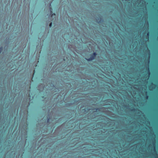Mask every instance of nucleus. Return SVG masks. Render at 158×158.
<instances>
[{"label":"nucleus","instance_id":"f257e3e1","mask_svg":"<svg viewBox=\"0 0 158 158\" xmlns=\"http://www.w3.org/2000/svg\"><path fill=\"white\" fill-rule=\"evenodd\" d=\"M97 55V54L96 52H94L92 54H91L90 55V57L88 59H86V60L89 61H91L93 60H94L96 57V56Z\"/></svg>","mask_w":158,"mask_h":158},{"label":"nucleus","instance_id":"f03ea898","mask_svg":"<svg viewBox=\"0 0 158 158\" xmlns=\"http://www.w3.org/2000/svg\"><path fill=\"white\" fill-rule=\"evenodd\" d=\"M50 10L51 11V12H50V14L51 15V17L52 16V15H55V14H54V13H53V12L52 11V8L51 7H50Z\"/></svg>","mask_w":158,"mask_h":158},{"label":"nucleus","instance_id":"7ed1b4c3","mask_svg":"<svg viewBox=\"0 0 158 158\" xmlns=\"http://www.w3.org/2000/svg\"><path fill=\"white\" fill-rule=\"evenodd\" d=\"M98 19L99 20V21L97 20V23H101V22L102 21L101 18H100V19Z\"/></svg>","mask_w":158,"mask_h":158},{"label":"nucleus","instance_id":"20e7f679","mask_svg":"<svg viewBox=\"0 0 158 158\" xmlns=\"http://www.w3.org/2000/svg\"><path fill=\"white\" fill-rule=\"evenodd\" d=\"M147 69L148 70V76L147 77H148L150 73H149V68H148V66L147 67Z\"/></svg>","mask_w":158,"mask_h":158},{"label":"nucleus","instance_id":"39448f33","mask_svg":"<svg viewBox=\"0 0 158 158\" xmlns=\"http://www.w3.org/2000/svg\"><path fill=\"white\" fill-rule=\"evenodd\" d=\"M3 50V47H1L0 48V54L1 53Z\"/></svg>","mask_w":158,"mask_h":158},{"label":"nucleus","instance_id":"423d86ee","mask_svg":"<svg viewBox=\"0 0 158 158\" xmlns=\"http://www.w3.org/2000/svg\"><path fill=\"white\" fill-rule=\"evenodd\" d=\"M52 22H51L50 24H49V27H51L52 26Z\"/></svg>","mask_w":158,"mask_h":158},{"label":"nucleus","instance_id":"0eeeda50","mask_svg":"<svg viewBox=\"0 0 158 158\" xmlns=\"http://www.w3.org/2000/svg\"><path fill=\"white\" fill-rule=\"evenodd\" d=\"M131 110L132 111H135V109H132V110Z\"/></svg>","mask_w":158,"mask_h":158},{"label":"nucleus","instance_id":"6e6552de","mask_svg":"<svg viewBox=\"0 0 158 158\" xmlns=\"http://www.w3.org/2000/svg\"><path fill=\"white\" fill-rule=\"evenodd\" d=\"M148 98V96H147H147H146V98H147H147Z\"/></svg>","mask_w":158,"mask_h":158},{"label":"nucleus","instance_id":"1a4fd4ad","mask_svg":"<svg viewBox=\"0 0 158 158\" xmlns=\"http://www.w3.org/2000/svg\"><path fill=\"white\" fill-rule=\"evenodd\" d=\"M147 35H149V32H148V33H147Z\"/></svg>","mask_w":158,"mask_h":158},{"label":"nucleus","instance_id":"9d476101","mask_svg":"<svg viewBox=\"0 0 158 158\" xmlns=\"http://www.w3.org/2000/svg\"><path fill=\"white\" fill-rule=\"evenodd\" d=\"M98 109H96V110H97Z\"/></svg>","mask_w":158,"mask_h":158},{"label":"nucleus","instance_id":"9b49d317","mask_svg":"<svg viewBox=\"0 0 158 158\" xmlns=\"http://www.w3.org/2000/svg\"><path fill=\"white\" fill-rule=\"evenodd\" d=\"M51 4V3L50 4V6Z\"/></svg>","mask_w":158,"mask_h":158},{"label":"nucleus","instance_id":"f8f14e48","mask_svg":"<svg viewBox=\"0 0 158 158\" xmlns=\"http://www.w3.org/2000/svg\"><path fill=\"white\" fill-rule=\"evenodd\" d=\"M157 39H158V38H157Z\"/></svg>","mask_w":158,"mask_h":158}]
</instances>
